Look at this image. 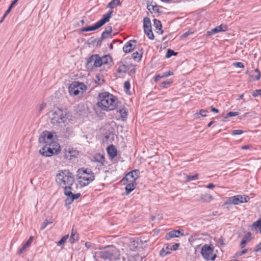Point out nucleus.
I'll return each mask as SVG.
<instances>
[{"label":"nucleus","mask_w":261,"mask_h":261,"mask_svg":"<svg viewBox=\"0 0 261 261\" xmlns=\"http://www.w3.org/2000/svg\"><path fill=\"white\" fill-rule=\"evenodd\" d=\"M117 105V99L108 92H103L98 95L97 105L103 110H114Z\"/></svg>","instance_id":"obj_1"},{"label":"nucleus","mask_w":261,"mask_h":261,"mask_svg":"<svg viewBox=\"0 0 261 261\" xmlns=\"http://www.w3.org/2000/svg\"><path fill=\"white\" fill-rule=\"evenodd\" d=\"M119 255L118 250L114 246H110L102 250L95 252L93 257L96 260H97L99 258L103 259H115Z\"/></svg>","instance_id":"obj_2"},{"label":"nucleus","mask_w":261,"mask_h":261,"mask_svg":"<svg viewBox=\"0 0 261 261\" xmlns=\"http://www.w3.org/2000/svg\"><path fill=\"white\" fill-rule=\"evenodd\" d=\"M77 189V185L74 182L68 184L64 187V193L67 196L65 200V204H70L75 199H78L81 196L80 193L74 194Z\"/></svg>","instance_id":"obj_3"},{"label":"nucleus","mask_w":261,"mask_h":261,"mask_svg":"<svg viewBox=\"0 0 261 261\" xmlns=\"http://www.w3.org/2000/svg\"><path fill=\"white\" fill-rule=\"evenodd\" d=\"M56 181L61 186H65L74 182V178L73 174L68 170L60 171L56 176Z\"/></svg>","instance_id":"obj_4"},{"label":"nucleus","mask_w":261,"mask_h":261,"mask_svg":"<svg viewBox=\"0 0 261 261\" xmlns=\"http://www.w3.org/2000/svg\"><path fill=\"white\" fill-rule=\"evenodd\" d=\"M79 183L81 187L87 186L94 179V174L89 169L79 170Z\"/></svg>","instance_id":"obj_5"},{"label":"nucleus","mask_w":261,"mask_h":261,"mask_svg":"<svg viewBox=\"0 0 261 261\" xmlns=\"http://www.w3.org/2000/svg\"><path fill=\"white\" fill-rule=\"evenodd\" d=\"M50 118L51 123L54 125L64 123L67 121L66 112L59 109L50 112Z\"/></svg>","instance_id":"obj_6"},{"label":"nucleus","mask_w":261,"mask_h":261,"mask_svg":"<svg viewBox=\"0 0 261 261\" xmlns=\"http://www.w3.org/2000/svg\"><path fill=\"white\" fill-rule=\"evenodd\" d=\"M112 13L113 11H109L108 13L104 14L102 16V18L100 20L95 23L93 25L83 28L81 29V31L88 32L98 29L109 21L110 18L112 16Z\"/></svg>","instance_id":"obj_7"},{"label":"nucleus","mask_w":261,"mask_h":261,"mask_svg":"<svg viewBox=\"0 0 261 261\" xmlns=\"http://www.w3.org/2000/svg\"><path fill=\"white\" fill-rule=\"evenodd\" d=\"M213 248L207 245H204L201 248V254L205 259L214 260L216 255L213 253Z\"/></svg>","instance_id":"obj_8"},{"label":"nucleus","mask_w":261,"mask_h":261,"mask_svg":"<svg viewBox=\"0 0 261 261\" xmlns=\"http://www.w3.org/2000/svg\"><path fill=\"white\" fill-rule=\"evenodd\" d=\"M100 57L97 55H93L88 58L86 64V67L88 69H92L95 67L100 66L99 64Z\"/></svg>","instance_id":"obj_9"},{"label":"nucleus","mask_w":261,"mask_h":261,"mask_svg":"<svg viewBox=\"0 0 261 261\" xmlns=\"http://www.w3.org/2000/svg\"><path fill=\"white\" fill-rule=\"evenodd\" d=\"M53 141V135L47 131L42 133L39 138L40 143H44L48 145Z\"/></svg>","instance_id":"obj_10"},{"label":"nucleus","mask_w":261,"mask_h":261,"mask_svg":"<svg viewBox=\"0 0 261 261\" xmlns=\"http://www.w3.org/2000/svg\"><path fill=\"white\" fill-rule=\"evenodd\" d=\"M39 152L42 155L45 156H50L53 154H57L54 149L51 147V145H47L46 144L40 150Z\"/></svg>","instance_id":"obj_11"},{"label":"nucleus","mask_w":261,"mask_h":261,"mask_svg":"<svg viewBox=\"0 0 261 261\" xmlns=\"http://www.w3.org/2000/svg\"><path fill=\"white\" fill-rule=\"evenodd\" d=\"M140 172L138 170H135L128 173L124 179L127 182H136V180L139 176Z\"/></svg>","instance_id":"obj_12"},{"label":"nucleus","mask_w":261,"mask_h":261,"mask_svg":"<svg viewBox=\"0 0 261 261\" xmlns=\"http://www.w3.org/2000/svg\"><path fill=\"white\" fill-rule=\"evenodd\" d=\"M240 201L239 200V198H238L237 195L229 197L227 201L223 204V206L224 208H229V204H233L234 205H237L240 204Z\"/></svg>","instance_id":"obj_13"},{"label":"nucleus","mask_w":261,"mask_h":261,"mask_svg":"<svg viewBox=\"0 0 261 261\" xmlns=\"http://www.w3.org/2000/svg\"><path fill=\"white\" fill-rule=\"evenodd\" d=\"M137 41L135 40H132L128 41L123 47V50L126 53H130L136 46Z\"/></svg>","instance_id":"obj_14"},{"label":"nucleus","mask_w":261,"mask_h":261,"mask_svg":"<svg viewBox=\"0 0 261 261\" xmlns=\"http://www.w3.org/2000/svg\"><path fill=\"white\" fill-rule=\"evenodd\" d=\"M183 235V232H182L181 231L174 230L169 232L167 234L166 236V239L167 240H169L173 238H178L179 236Z\"/></svg>","instance_id":"obj_15"},{"label":"nucleus","mask_w":261,"mask_h":261,"mask_svg":"<svg viewBox=\"0 0 261 261\" xmlns=\"http://www.w3.org/2000/svg\"><path fill=\"white\" fill-rule=\"evenodd\" d=\"M107 152H108V154H109V156L111 159H113L117 156V150L116 148H115V147L113 145H111L109 146V147H108Z\"/></svg>","instance_id":"obj_16"},{"label":"nucleus","mask_w":261,"mask_h":261,"mask_svg":"<svg viewBox=\"0 0 261 261\" xmlns=\"http://www.w3.org/2000/svg\"><path fill=\"white\" fill-rule=\"evenodd\" d=\"M140 245L139 241L138 239L134 240L131 239L128 244L129 249L132 251H135Z\"/></svg>","instance_id":"obj_17"},{"label":"nucleus","mask_w":261,"mask_h":261,"mask_svg":"<svg viewBox=\"0 0 261 261\" xmlns=\"http://www.w3.org/2000/svg\"><path fill=\"white\" fill-rule=\"evenodd\" d=\"M68 90L70 95L72 96H76L79 94V91L76 88L75 82H72L68 87Z\"/></svg>","instance_id":"obj_18"},{"label":"nucleus","mask_w":261,"mask_h":261,"mask_svg":"<svg viewBox=\"0 0 261 261\" xmlns=\"http://www.w3.org/2000/svg\"><path fill=\"white\" fill-rule=\"evenodd\" d=\"M147 8L151 13L159 12V8L155 3L151 2L149 4L147 3Z\"/></svg>","instance_id":"obj_19"},{"label":"nucleus","mask_w":261,"mask_h":261,"mask_svg":"<svg viewBox=\"0 0 261 261\" xmlns=\"http://www.w3.org/2000/svg\"><path fill=\"white\" fill-rule=\"evenodd\" d=\"M75 84L76 87V88L79 91V93L80 94H83L84 92H86L87 90V87L86 85L83 83H80L79 82L75 81Z\"/></svg>","instance_id":"obj_20"},{"label":"nucleus","mask_w":261,"mask_h":261,"mask_svg":"<svg viewBox=\"0 0 261 261\" xmlns=\"http://www.w3.org/2000/svg\"><path fill=\"white\" fill-rule=\"evenodd\" d=\"M143 28L144 32L152 30L151 23L150 19L148 17H145L143 20Z\"/></svg>","instance_id":"obj_21"},{"label":"nucleus","mask_w":261,"mask_h":261,"mask_svg":"<svg viewBox=\"0 0 261 261\" xmlns=\"http://www.w3.org/2000/svg\"><path fill=\"white\" fill-rule=\"evenodd\" d=\"M251 240V234L250 232H248L243 238L241 243L240 246L241 248H243L245 245Z\"/></svg>","instance_id":"obj_22"},{"label":"nucleus","mask_w":261,"mask_h":261,"mask_svg":"<svg viewBox=\"0 0 261 261\" xmlns=\"http://www.w3.org/2000/svg\"><path fill=\"white\" fill-rule=\"evenodd\" d=\"M126 184L125 194L126 195H128L135 188L136 182H128V183H126Z\"/></svg>","instance_id":"obj_23"},{"label":"nucleus","mask_w":261,"mask_h":261,"mask_svg":"<svg viewBox=\"0 0 261 261\" xmlns=\"http://www.w3.org/2000/svg\"><path fill=\"white\" fill-rule=\"evenodd\" d=\"M153 25L157 30L156 32L159 34H162L163 33V30L162 29V25L160 20L154 19L153 20Z\"/></svg>","instance_id":"obj_24"},{"label":"nucleus","mask_w":261,"mask_h":261,"mask_svg":"<svg viewBox=\"0 0 261 261\" xmlns=\"http://www.w3.org/2000/svg\"><path fill=\"white\" fill-rule=\"evenodd\" d=\"M171 248L168 244H166L162 249L160 251V254L161 256H165L168 254L170 253Z\"/></svg>","instance_id":"obj_25"},{"label":"nucleus","mask_w":261,"mask_h":261,"mask_svg":"<svg viewBox=\"0 0 261 261\" xmlns=\"http://www.w3.org/2000/svg\"><path fill=\"white\" fill-rule=\"evenodd\" d=\"M94 161L99 163L100 165H103L105 162V156L101 154H96L94 157Z\"/></svg>","instance_id":"obj_26"},{"label":"nucleus","mask_w":261,"mask_h":261,"mask_svg":"<svg viewBox=\"0 0 261 261\" xmlns=\"http://www.w3.org/2000/svg\"><path fill=\"white\" fill-rule=\"evenodd\" d=\"M117 111L119 112L122 120H125L127 117L128 113V112L127 111L126 109L124 108H120L119 110H118Z\"/></svg>","instance_id":"obj_27"},{"label":"nucleus","mask_w":261,"mask_h":261,"mask_svg":"<svg viewBox=\"0 0 261 261\" xmlns=\"http://www.w3.org/2000/svg\"><path fill=\"white\" fill-rule=\"evenodd\" d=\"M110 61H111V58L110 56H105L102 58L100 57V61L99 64H100V66L103 64H106L109 63Z\"/></svg>","instance_id":"obj_28"},{"label":"nucleus","mask_w":261,"mask_h":261,"mask_svg":"<svg viewBox=\"0 0 261 261\" xmlns=\"http://www.w3.org/2000/svg\"><path fill=\"white\" fill-rule=\"evenodd\" d=\"M79 239L78 234L76 233V231H74L73 229H72L71 236L69 239L70 242L71 244L74 243L76 241H77Z\"/></svg>","instance_id":"obj_29"},{"label":"nucleus","mask_w":261,"mask_h":261,"mask_svg":"<svg viewBox=\"0 0 261 261\" xmlns=\"http://www.w3.org/2000/svg\"><path fill=\"white\" fill-rule=\"evenodd\" d=\"M226 29V27L225 25H219L216 28L213 29L211 31L212 34H216L221 31H225Z\"/></svg>","instance_id":"obj_30"},{"label":"nucleus","mask_w":261,"mask_h":261,"mask_svg":"<svg viewBox=\"0 0 261 261\" xmlns=\"http://www.w3.org/2000/svg\"><path fill=\"white\" fill-rule=\"evenodd\" d=\"M112 28L111 26H107L101 34V38L105 39L107 37L106 35H109L112 33Z\"/></svg>","instance_id":"obj_31"},{"label":"nucleus","mask_w":261,"mask_h":261,"mask_svg":"<svg viewBox=\"0 0 261 261\" xmlns=\"http://www.w3.org/2000/svg\"><path fill=\"white\" fill-rule=\"evenodd\" d=\"M201 200L204 202H210L213 199V196L208 194H204L201 196Z\"/></svg>","instance_id":"obj_32"},{"label":"nucleus","mask_w":261,"mask_h":261,"mask_svg":"<svg viewBox=\"0 0 261 261\" xmlns=\"http://www.w3.org/2000/svg\"><path fill=\"white\" fill-rule=\"evenodd\" d=\"M261 230V218L257 221L254 222L252 225V230H257V229Z\"/></svg>","instance_id":"obj_33"},{"label":"nucleus","mask_w":261,"mask_h":261,"mask_svg":"<svg viewBox=\"0 0 261 261\" xmlns=\"http://www.w3.org/2000/svg\"><path fill=\"white\" fill-rule=\"evenodd\" d=\"M48 145H51V147L53 149H54V151L57 153V154L60 152V146L57 142H53V141L51 143H50V144H48Z\"/></svg>","instance_id":"obj_34"},{"label":"nucleus","mask_w":261,"mask_h":261,"mask_svg":"<svg viewBox=\"0 0 261 261\" xmlns=\"http://www.w3.org/2000/svg\"><path fill=\"white\" fill-rule=\"evenodd\" d=\"M120 0H112L110 3H109L108 7L113 9L117 6L120 5Z\"/></svg>","instance_id":"obj_35"},{"label":"nucleus","mask_w":261,"mask_h":261,"mask_svg":"<svg viewBox=\"0 0 261 261\" xmlns=\"http://www.w3.org/2000/svg\"><path fill=\"white\" fill-rule=\"evenodd\" d=\"M237 196L240 203L247 202L250 199L249 196L246 195H238Z\"/></svg>","instance_id":"obj_36"},{"label":"nucleus","mask_w":261,"mask_h":261,"mask_svg":"<svg viewBox=\"0 0 261 261\" xmlns=\"http://www.w3.org/2000/svg\"><path fill=\"white\" fill-rule=\"evenodd\" d=\"M69 236L68 234L65 235L59 242L56 243L57 245L59 246H64Z\"/></svg>","instance_id":"obj_37"},{"label":"nucleus","mask_w":261,"mask_h":261,"mask_svg":"<svg viewBox=\"0 0 261 261\" xmlns=\"http://www.w3.org/2000/svg\"><path fill=\"white\" fill-rule=\"evenodd\" d=\"M260 77V73L259 71L257 69H255L252 74V77L254 80H258L259 79Z\"/></svg>","instance_id":"obj_38"},{"label":"nucleus","mask_w":261,"mask_h":261,"mask_svg":"<svg viewBox=\"0 0 261 261\" xmlns=\"http://www.w3.org/2000/svg\"><path fill=\"white\" fill-rule=\"evenodd\" d=\"M127 70V67L124 64H122L119 66L117 69V72L119 73H125Z\"/></svg>","instance_id":"obj_39"},{"label":"nucleus","mask_w":261,"mask_h":261,"mask_svg":"<svg viewBox=\"0 0 261 261\" xmlns=\"http://www.w3.org/2000/svg\"><path fill=\"white\" fill-rule=\"evenodd\" d=\"M142 53L136 51L132 54V57L136 61H140L142 58Z\"/></svg>","instance_id":"obj_40"},{"label":"nucleus","mask_w":261,"mask_h":261,"mask_svg":"<svg viewBox=\"0 0 261 261\" xmlns=\"http://www.w3.org/2000/svg\"><path fill=\"white\" fill-rule=\"evenodd\" d=\"M208 112V111L206 110L202 109L201 110L199 113H195L194 115L195 116L196 118H198V116L200 115L202 117H206V113Z\"/></svg>","instance_id":"obj_41"},{"label":"nucleus","mask_w":261,"mask_h":261,"mask_svg":"<svg viewBox=\"0 0 261 261\" xmlns=\"http://www.w3.org/2000/svg\"><path fill=\"white\" fill-rule=\"evenodd\" d=\"M177 53H175L173 50L168 49L167 50V52L166 54V58H169L172 56H176L177 55Z\"/></svg>","instance_id":"obj_42"},{"label":"nucleus","mask_w":261,"mask_h":261,"mask_svg":"<svg viewBox=\"0 0 261 261\" xmlns=\"http://www.w3.org/2000/svg\"><path fill=\"white\" fill-rule=\"evenodd\" d=\"M145 33L149 39L151 40H153L154 39V37L152 30H150L149 31L145 32Z\"/></svg>","instance_id":"obj_43"},{"label":"nucleus","mask_w":261,"mask_h":261,"mask_svg":"<svg viewBox=\"0 0 261 261\" xmlns=\"http://www.w3.org/2000/svg\"><path fill=\"white\" fill-rule=\"evenodd\" d=\"M27 244L25 243L23 246L18 251V254H20L23 252H25L29 247V246H26Z\"/></svg>","instance_id":"obj_44"},{"label":"nucleus","mask_w":261,"mask_h":261,"mask_svg":"<svg viewBox=\"0 0 261 261\" xmlns=\"http://www.w3.org/2000/svg\"><path fill=\"white\" fill-rule=\"evenodd\" d=\"M247 251H248V250L246 249H243L242 251L237 252L235 254V257H239V256H240L241 255H243V254H244L246 253H247Z\"/></svg>","instance_id":"obj_45"},{"label":"nucleus","mask_w":261,"mask_h":261,"mask_svg":"<svg viewBox=\"0 0 261 261\" xmlns=\"http://www.w3.org/2000/svg\"><path fill=\"white\" fill-rule=\"evenodd\" d=\"M52 221H48L47 220H45L41 225V229L43 230L47 226L48 224L52 223Z\"/></svg>","instance_id":"obj_46"},{"label":"nucleus","mask_w":261,"mask_h":261,"mask_svg":"<svg viewBox=\"0 0 261 261\" xmlns=\"http://www.w3.org/2000/svg\"><path fill=\"white\" fill-rule=\"evenodd\" d=\"M239 114V113L237 112H229L228 113L227 116L225 118L238 116Z\"/></svg>","instance_id":"obj_47"},{"label":"nucleus","mask_w":261,"mask_h":261,"mask_svg":"<svg viewBox=\"0 0 261 261\" xmlns=\"http://www.w3.org/2000/svg\"><path fill=\"white\" fill-rule=\"evenodd\" d=\"M243 132L242 130L240 129H236L232 130L231 134L232 135H239L243 134Z\"/></svg>","instance_id":"obj_48"},{"label":"nucleus","mask_w":261,"mask_h":261,"mask_svg":"<svg viewBox=\"0 0 261 261\" xmlns=\"http://www.w3.org/2000/svg\"><path fill=\"white\" fill-rule=\"evenodd\" d=\"M252 95L254 97H256L258 95L261 96V89L254 91L252 93Z\"/></svg>","instance_id":"obj_49"},{"label":"nucleus","mask_w":261,"mask_h":261,"mask_svg":"<svg viewBox=\"0 0 261 261\" xmlns=\"http://www.w3.org/2000/svg\"><path fill=\"white\" fill-rule=\"evenodd\" d=\"M198 174H196L193 176H189L187 177V179L188 180H194L198 178Z\"/></svg>","instance_id":"obj_50"},{"label":"nucleus","mask_w":261,"mask_h":261,"mask_svg":"<svg viewBox=\"0 0 261 261\" xmlns=\"http://www.w3.org/2000/svg\"><path fill=\"white\" fill-rule=\"evenodd\" d=\"M233 66L239 68H244V65L241 62H235L233 63Z\"/></svg>","instance_id":"obj_51"},{"label":"nucleus","mask_w":261,"mask_h":261,"mask_svg":"<svg viewBox=\"0 0 261 261\" xmlns=\"http://www.w3.org/2000/svg\"><path fill=\"white\" fill-rule=\"evenodd\" d=\"M34 237H30L29 239V240L27 241V242L25 243V244H27L26 246H29V247L30 246L31 243H32L33 240H34Z\"/></svg>","instance_id":"obj_52"},{"label":"nucleus","mask_w":261,"mask_h":261,"mask_svg":"<svg viewBox=\"0 0 261 261\" xmlns=\"http://www.w3.org/2000/svg\"><path fill=\"white\" fill-rule=\"evenodd\" d=\"M179 246V243H175L172 245L171 247H170L171 250H176L178 249V247Z\"/></svg>","instance_id":"obj_53"},{"label":"nucleus","mask_w":261,"mask_h":261,"mask_svg":"<svg viewBox=\"0 0 261 261\" xmlns=\"http://www.w3.org/2000/svg\"><path fill=\"white\" fill-rule=\"evenodd\" d=\"M124 87L127 90H129L130 86L129 82L128 81H125L124 82Z\"/></svg>","instance_id":"obj_54"},{"label":"nucleus","mask_w":261,"mask_h":261,"mask_svg":"<svg viewBox=\"0 0 261 261\" xmlns=\"http://www.w3.org/2000/svg\"><path fill=\"white\" fill-rule=\"evenodd\" d=\"M173 73L172 72L170 71H169L165 73H164L162 75V77H167L170 75H172Z\"/></svg>","instance_id":"obj_55"},{"label":"nucleus","mask_w":261,"mask_h":261,"mask_svg":"<svg viewBox=\"0 0 261 261\" xmlns=\"http://www.w3.org/2000/svg\"><path fill=\"white\" fill-rule=\"evenodd\" d=\"M192 33H193L192 32H190V31L186 32L182 35L181 37L182 38H186L187 37H188L190 34H192Z\"/></svg>","instance_id":"obj_56"},{"label":"nucleus","mask_w":261,"mask_h":261,"mask_svg":"<svg viewBox=\"0 0 261 261\" xmlns=\"http://www.w3.org/2000/svg\"><path fill=\"white\" fill-rule=\"evenodd\" d=\"M45 106H46L45 103H41L39 106V108H38L39 111V112L41 111L44 108V107Z\"/></svg>","instance_id":"obj_57"},{"label":"nucleus","mask_w":261,"mask_h":261,"mask_svg":"<svg viewBox=\"0 0 261 261\" xmlns=\"http://www.w3.org/2000/svg\"><path fill=\"white\" fill-rule=\"evenodd\" d=\"M211 111L213 112H215L216 113H219V111L218 109H217L213 107H211Z\"/></svg>","instance_id":"obj_58"},{"label":"nucleus","mask_w":261,"mask_h":261,"mask_svg":"<svg viewBox=\"0 0 261 261\" xmlns=\"http://www.w3.org/2000/svg\"><path fill=\"white\" fill-rule=\"evenodd\" d=\"M215 187V185H214L213 184H209L207 186H206V188H207L208 189H212Z\"/></svg>","instance_id":"obj_59"},{"label":"nucleus","mask_w":261,"mask_h":261,"mask_svg":"<svg viewBox=\"0 0 261 261\" xmlns=\"http://www.w3.org/2000/svg\"><path fill=\"white\" fill-rule=\"evenodd\" d=\"M257 251H261V242L257 245Z\"/></svg>","instance_id":"obj_60"},{"label":"nucleus","mask_w":261,"mask_h":261,"mask_svg":"<svg viewBox=\"0 0 261 261\" xmlns=\"http://www.w3.org/2000/svg\"><path fill=\"white\" fill-rule=\"evenodd\" d=\"M16 3H14V2H12L11 4L10 5V6H9V9H10V10H11L12 8L14 7V6L16 4Z\"/></svg>","instance_id":"obj_61"},{"label":"nucleus","mask_w":261,"mask_h":261,"mask_svg":"<svg viewBox=\"0 0 261 261\" xmlns=\"http://www.w3.org/2000/svg\"><path fill=\"white\" fill-rule=\"evenodd\" d=\"M16 3H14V2H12L11 4L10 5V6H9V9H10V10H11L12 8L14 7V6L16 4Z\"/></svg>","instance_id":"obj_62"},{"label":"nucleus","mask_w":261,"mask_h":261,"mask_svg":"<svg viewBox=\"0 0 261 261\" xmlns=\"http://www.w3.org/2000/svg\"><path fill=\"white\" fill-rule=\"evenodd\" d=\"M163 77H162V76H160V75H158L155 77V81H157L159 80L160 79L163 78Z\"/></svg>","instance_id":"obj_63"},{"label":"nucleus","mask_w":261,"mask_h":261,"mask_svg":"<svg viewBox=\"0 0 261 261\" xmlns=\"http://www.w3.org/2000/svg\"><path fill=\"white\" fill-rule=\"evenodd\" d=\"M11 10H10V9L8 8V9L6 11L5 13L4 14V17H6V16L11 12Z\"/></svg>","instance_id":"obj_64"}]
</instances>
